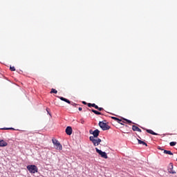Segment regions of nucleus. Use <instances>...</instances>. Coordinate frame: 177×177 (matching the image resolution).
I'll return each mask as SVG.
<instances>
[{
    "instance_id": "f257e3e1",
    "label": "nucleus",
    "mask_w": 177,
    "mask_h": 177,
    "mask_svg": "<svg viewBox=\"0 0 177 177\" xmlns=\"http://www.w3.org/2000/svg\"><path fill=\"white\" fill-rule=\"evenodd\" d=\"M26 169H28L30 174H37L38 172V167L35 165H28L26 166Z\"/></svg>"
},
{
    "instance_id": "f03ea898",
    "label": "nucleus",
    "mask_w": 177,
    "mask_h": 177,
    "mask_svg": "<svg viewBox=\"0 0 177 177\" xmlns=\"http://www.w3.org/2000/svg\"><path fill=\"white\" fill-rule=\"evenodd\" d=\"M89 140L91 142L93 145V146H99L100 143H102V139L97 138H93V137H89Z\"/></svg>"
},
{
    "instance_id": "7ed1b4c3",
    "label": "nucleus",
    "mask_w": 177,
    "mask_h": 177,
    "mask_svg": "<svg viewBox=\"0 0 177 177\" xmlns=\"http://www.w3.org/2000/svg\"><path fill=\"white\" fill-rule=\"evenodd\" d=\"M98 125L102 131H109L110 129V126L107 124V123L104 122V121L99 122Z\"/></svg>"
},
{
    "instance_id": "20e7f679",
    "label": "nucleus",
    "mask_w": 177,
    "mask_h": 177,
    "mask_svg": "<svg viewBox=\"0 0 177 177\" xmlns=\"http://www.w3.org/2000/svg\"><path fill=\"white\" fill-rule=\"evenodd\" d=\"M89 133L90 135H93V136H91L92 138H93V139H97V138H99V135H100V131L97 129H96L95 130H92L90 129L89 130Z\"/></svg>"
},
{
    "instance_id": "39448f33",
    "label": "nucleus",
    "mask_w": 177,
    "mask_h": 177,
    "mask_svg": "<svg viewBox=\"0 0 177 177\" xmlns=\"http://www.w3.org/2000/svg\"><path fill=\"white\" fill-rule=\"evenodd\" d=\"M95 151L102 157V158H109V156H107V153L105 151H102L101 149H99L97 147H95Z\"/></svg>"
},
{
    "instance_id": "423d86ee",
    "label": "nucleus",
    "mask_w": 177,
    "mask_h": 177,
    "mask_svg": "<svg viewBox=\"0 0 177 177\" xmlns=\"http://www.w3.org/2000/svg\"><path fill=\"white\" fill-rule=\"evenodd\" d=\"M52 142L53 143L57 150H63V147L62 146V144H60L59 140L56 139H53Z\"/></svg>"
},
{
    "instance_id": "0eeeda50",
    "label": "nucleus",
    "mask_w": 177,
    "mask_h": 177,
    "mask_svg": "<svg viewBox=\"0 0 177 177\" xmlns=\"http://www.w3.org/2000/svg\"><path fill=\"white\" fill-rule=\"evenodd\" d=\"M65 132L66 135L71 136V135H72L73 133V127H71V126H68L65 129Z\"/></svg>"
},
{
    "instance_id": "6e6552de",
    "label": "nucleus",
    "mask_w": 177,
    "mask_h": 177,
    "mask_svg": "<svg viewBox=\"0 0 177 177\" xmlns=\"http://www.w3.org/2000/svg\"><path fill=\"white\" fill-rule=\"evenodd\" d=\"M168 171L169 174H172L173 175L176 174V171H174V164L172 162L169 163Z\"/></svg>"
},
{
    "instance_id": "1a4fd4ad",
    "label": "nucleus",
    "mask_w": 177,
    "mask_h": 177,
    "mask_svg": "<svg viewBox=\"0 0 177 177\" xmlns=\"http://www.w3.org/2000/svg\"><path fill=\"white\" fill-rule=\"evenodd\" d=\"M141 128H142V129H144L145 131H146V132H147V133H150L151 135H155V136L160 135L159 133H157L153 131V130H151V129H145L143 127H141Z\"/></svg>"
},
{
    "instance_id": "9d476101",
    "label": "nucleus",
    "mask_w": 177,
    "mask_h": 177,
    "mask_svg": "<svg viewBox=\"0 0 177 177\" xmlns=\"http://www.w3.org/2000/svg\"><path fill=\"white\" fill-rule=\"evenodd\" d=\"M111 118L112 120H114V121H116V122H118V124H120V125H124V123H122V118H121V119L117 118V117H114V116H111Z\"/></svg>"
},
{
    "instance_id": "9b49d317",
    "label": "nucleus",
    "mask_w": 177,
    "mask_h": 177,
    "mask_svg": "<svg viewBox=\"0 0 177 177\" xmlns=\"http://www.w3.org/2000/svg\"><path fill=\"white\" fill-rule=\"evenodd\" d=\"M87 110H88L89 111H92V113H94V114H95L96 115H103L102 112L97 111L93 109H87Z\"/></svg>"
},
{
    "instance_id": "f8f14e48",
    "label": "nucleus",
    "mask_w": 177,
    "mask_h": 177,
    "mask_svg": "<svg viewBox=\"0 0 177 177\" xmlns=\"http://www.w3.org/2000/svg\"><path fill=\"white\" fill-rule=\"evenodd\" d=\"M8 146V142L3 140H0V147H6Z\"/></svg>"
},
{
    "instance_id": "ddd939ff",
    "label": "nucleus",
    "mask_w": 177,
    "mask_h": 177,
    "mask_svg": "<svg viewBox=\"0 0 177 177\" xmlns=\"http://www.w3.org/2000/svg\"><path fill=\"white\" fill-rule=\"evenodd\" d=\"M132 130L137 132H142V129L138 127V126L133 125L132 126Z\"/></svg>"
},
{
    "instance_id": "4468645a",
    "label": "nucleus",
    "mask_w": 177,
    "mask_h": 177,
    "mask_svg": "<svg viewBox=\"0 0 177 177\" xmlns=\"http://www.w3.org/2000/svg\"><path fill=\"white\" fill-rule=\"evenodd\" d=\"M137 140L138 142V145H142V146H146V147H147V143L145 142V141L143 140H141L139 138H137Z\"/></svg>"
},
{
    "instance_id": "2eb2a0df",
    "label": "nucleus",
    "mask_w": 177,
    "mask_h": 177,
    "mask_svg": "<svg viewBox=\"0 0 177 177\" xmlns=\"http://www.w3.org/2000/svg\"><path fill=\"white\" fill-rule=\"evenodd\" d=\"M122 120H123V121H126V123L129 124V125H131V124H135V122H133L131 120H128V119H127L125 118H122Z\"/></svg>"
},
{
    "instance_id": "dca6fc26",
    "label": "nucleus",
    "mask_w": 177,
    "mask_h": 177,
    "mask_svg": "<svg viewBox=\"0 0 177 177\" xmlns=\"http://www.w3.org/2000/svg\"><path fill=\"white\" fill-rule=\"evenodd\" d=\"M164 154H169V156H174V153H172L171 151H168L167 149H165L163 151Z\"/></svg>"
},
{
    "instance_id": "f3484780",
    "label": "nucleus",
    "mask_w": 177,
    "mask_h": 177,
    "mask_svg": "<svg viewBox=\"0 0 177 177\" xmlns=\"http://www.w3.org/2000/svg\"><path fill=\"white\" fill-rule=\"evenodd\" d=\"M169 146H171V147H174V146H176V142L175 141L170 142Z\"/></svg>"
},
{
    "instance_id": "a211bd4d",
    "label": "nucleus",
    "mask_w": 177,
    "mask_h": 177,
    "mask_svg": "<svg viewBox=\"0 0 177 177\" xmlns=\"http://www.w3.org/2000/svg\"><path fill=\"white\" fill-rule=\"evenodd\" d=\"M50 93H57V90L55 89V88H52L50 91Z\"/></svg>"
},
{
    "instance_id": "6ab92c4d",
    "label": "nucleus",
    "mask_w": 177,
    "mask_h": 177,
    "mask_svg": "<svg viewBox=\"0 0 177 177\" xmlns=\"http://www.w3.org/2000/svg\"><path fill=\"white\" fill-rule=\"evenodd\" d=\"M59 99H60V100H62V102H66V101L67 100V98H65V97H58Z\"/></svg>"
},
{
    "instance_id": "aec40b11",
    "label": "nucleus",
    "mask_w": 177,
    "mask_h": 177,
    "mask_svg": "<svg viewBox=\"0 0 177 177\" xmlns=\"http://www.w3.org/2000/svg\"><path fill=\"white\" fill-rule=\"evenodd\" d=\"M10 71H16V68L15 66H10Z\"/></svg>"
},
{
    "instance_id": "412c9836",
    "label": "nucleus",
    "mask_w": 177,
    "mask_h": 177,
    "mask_svg": "<svg viewBox=\"0 0 177 177\" xmlns=\"http://www.w3.org/2000/svg\"><path fill=\"white\" fill-rule=\"evenodd\" d=\"M71 106H73V107H77V106H79V104H76V103H75V102H71Z\"/></svg>"
},
{
    "instance_id": "4be33fe9",
    "label": "nucleus",
    "mask_w": 177,
    "mask_h": 177,
    "mask_svg": "<svg viewBox=\"0 0 177 177\" xmlns=\"http://www.w3.org/2000/svg\"><path fill=\"white\" fill-rule=\"evenodd\" d=\"M96 110H98V111H103V110H104V109H103V108H102V107L97 106V108Z\"/></svg>"
},
{
    "instance_id": "5701e85b",
    "label": "nucleus",
    "mask_w": 177,
    "mask_h": 177,
    "mask_svg": "<svg viewBox=\"0 0 177 177\" xmlns=\"http://www.w3.org/2000/svg\"><path fill=\"white\" fill-rule=\"evenodd\" d=\"M91 107H94V109H97V107H98V106L97 105H96V104H95V103H93L92 104V106Z\"/></svg>"
},
{
    "instance_id": "b1692460",
    "label": "nucleus",
    "mask_w": 177,
    "mask_h": 177,
    "mask_svg": "<svg viewBox=\"0 0 177 177\" xmlns=\"http://www.w3.org/2000/svg\"><path fill=\"white\" fill-rule=\"evenodd\" d=\"M66 103H68V104H71V101H70L68 99H66V101H65Z\"/></svg>"
},
{
    "instance_id": "393cba45",
    "label": "nucleus",
    "mask_w": 177,
    "mask_h": 177,
    "mask_svg": "<svg viewBox=\"0 0 177 177\" xmlns=\"http://www.w3.org/2000/svg\"><path fill=\"white\" fill-rule=\"evenodd\" d=\"M158 150H161L162 151H164L165 149H162L161 147H158Z\"/></svg>"
},
{
    "instance_id": "a878e982",
    "label": "nucleus",
    "mask_w": 177,
    "mask_h": 177,
    "mask_svg": "<svg viewBox=\"0 0 177 177\" xmlns=\"http://www.w3.org/2000/svg\"><path fill=\"white\" fill-rule=\"evenodd\" d=\"M1 129H3V131H9V128H8V127H4Z\"/></svg>"
},
{
    "instance_id": "bb28decb",
    "label": "nucleus",
    "mask_w": 177,
    "mask_h": 177,
    "mask_svg": "<svg viewBox=\"0 0 177 177\" xmlns=\"http://www.w3.org/2000/svg\"><path fill=\"white\" fill-rule=\"evenodd\" d=\"M92 103H87L88 107H92Z\"/></svg>"
},
{
    "instance_id": "cd10ccee",
    "label": "nucleus",
    "mask_w": 177,
    "mask_h": 177,
    "mask_svg": "<svg viewBox=\"0 0 177 177\" xmlns=\"http://www.w3.org/2000/svg\"><path fill=\"white\" fill-rule=\"evenodd\" d=\"M82 104H85V105H86V106H87V104H88V102H85V101H82Z\"/></svg>"
},
{
    "instance_id": "c85d7f7f",
    "label": "nucleus",
    "mask_w": 177,
    "mask_h": 177,
    "mask_svg": "<svg viewBox=\"0 0 177 177\" xmlns=\"http://www.w3.org/2000/svg\"><path fill=\"white\" fill-rule=\"evenodd\" d=\"M8 129H9V130L15 131V128H12V127H9Z\"/></svg>"
},
{
    "instance_id": "c756f323",
    "label": "nucleus",
    "mask_w": 177,
    "mask_h": 177,
    "mask_svg": "<svg viewBox=\"0 0 177 177\" xmlns=\"http://www.w3.org/2000/svg\"><path fill=\"white\" fill-rule=\"evenodd\" d=\"M78 110H79V111H82V107H79Z\"/></svg>"
},
{
    "instance_id": "7c9ffc66",
    "label": "nucleus",
    "mask_w": 177,
    "mask_h": 177,
    "mask_svg": "<svg viewBox=\"0 0 177 177\" xmlns=\"http://www.w3.org/2000/svg\"><path fill=\"white\" fill-rule=\"evenodd\" d=\"M80 122H81V124H84V122H85V121L82 119V120H80Z\"/></svg>"
},
{
    "instance_id": "2f4dec72",
    "label": "nucleus",
    "mask_w": 177,
    "mask_h": 177,
    "mask_svg": "<svg viewBox=\"0 0 177 177\" xmlns=\"http://www.w3.org/2000/svg\"><path fill=\"white\" fill-rule=\"evenodd\" d=\"M46 111H47L48 114H49V115H50V113H49V110L48 109H46Z\"/></svg>"
},
{
    "instance_id": "473e14b6",
    "label": "nucleus",
    "mask_w": 177,
    "mask_h": 177,
    "mask_svg": "<svg viewBox=\"0 0 177 177\" xmlns=\"http://www.w3.org/2000/svg\"><path fill=\"white\" fill-rule=\"evenodd\" d=\"M138 139H142V138H140V136H138Z\"/></svg>"
}]
</instances>
